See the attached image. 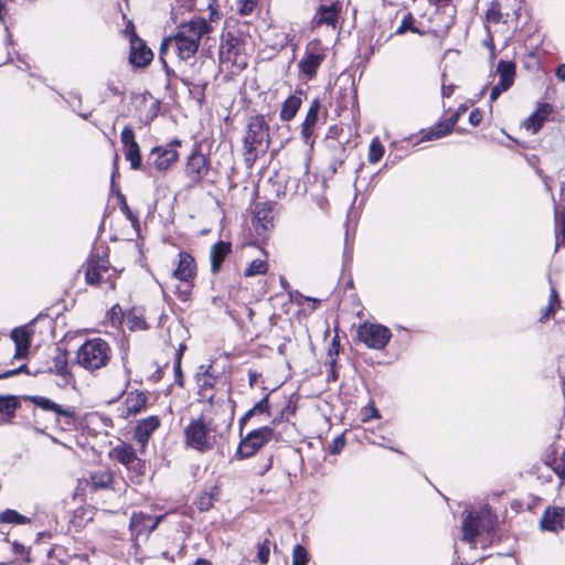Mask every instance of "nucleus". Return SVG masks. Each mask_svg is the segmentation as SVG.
<instances>
[{"mask_svg": "<svg viewBox=\"0 0 565 565\" xmlns=\"http://www.w3.org/2000/svg\"><path fill=\"white\" fill-rule=\"evenodd\" d=\"M212 32V26L205 19H192L189 22L181 23L173 36L167 38L162 41L160 46V58L169 47L177 51L180 60H188L198 52L200 41L204 35Z\"/></svg>", "mask_w": 565, "mask_h": 565, "instance_id": "f257e3e1", "label": "nucleus"}, {"mask_svg": "<svg viewBox=\"0 0 565 565\" xmlns=\"http://www.w3.org/2000/svg\"><path fill=\"white\" fill-rule=\"evenodd\" d=\"M269 134L268 125L263 115H256L249 118L247 131L244 138L245 162L250 167L256 161L259 153H264L268 148Z\"/></svg>", "mask_w": 565, "mask_h": 565, "instance_id": "f03ea898", "label": "nucleus"}, {"mask_svg": "<svg viewBox=\"0 0 565 565\" xmlns=\"http://www.w3.org/2000/svg\"><path fill=\"white\" fill-rule=\"evenodd\" d=\"M110 359V345L102 338L86 340L76 352L78 365L89 372L105 367Z\"/></svg>", "mask_w": 565, "mask_h": 565, "instance_id": "7ed1b4c3", "label": "nucleus"}, {"mask_svg": "<svg viewBox=\"0 0 565 565\" xmlns=\"http://www.w3.org/2000/svg\"><path fill=\"white\" fill-rule=\"evenodd\" d=\"M211 433L210 424L205 422L203 416L192 419L184 428L185 444L199 451L211 449L214 443V437Z\"/></svg>", "mask_w": 565, "mask_h": 565, "instance_id": "20e7f679", "label": "nucleus"}, {"mask_svg": "<svg viewBox=\"0 0 565 565\" xmlns=\"http://www.w3.org/2000/svg\"><path fill=\"white\" fill-rule=\"evenodd\" d=\"M116 270L109 267L107 259L92 255L86 264L85 280L90 286L107 282L109 289H115Z\"/></svg>", "mask_w": 565, "mask_h": 565, "instance_id": "39448f33", "label": "nucleus"}, {"mask_svg": "<svg viewBox=\"0 0 565 565\" xmlns=\"http://www.w3.org/2000/svg\"><path fill=\"white\" fill-rule=\"evenodd\" d=\"M492 526V514L488 505L479 511H468L462 521L463 540L475 543L480 529L489 531Z\"/></svg>", "mask_w": 565, "mask_h": 565, "instance_id": "423d86ee", "label": "nucleus"}, {"mask_svg": "<svg viewBox=\"0 0 565 565\" xmlns=\"http://www.w3.org/2000/svg\"><path fill=\"white\" fill-rule=\"evenodd\" d=\"M195 260L194 258L186 252L179 253V263L177 268L173 270L172 275L175 279L180 280L184 288H177V292L179 298L183 301L188 300L191 295L192 281L195 277Z\"/></svg>", "mask_w": 565, "mask_h": 565, "instance_id": "0eeeda50", "label": "nucleus"}, {"mask_svg": "<svg viewBox=\"0 0 565 565\" xmlns=\"http://www.w3.org/2000/svg\"><path fill=\"white\" fill-rule=\"evenodd\" d=\"M359 339L370 349L383 350L392 338V332L383 324L364 322L358 329Z\"/></svg>", "mask_w": 565, "mask_h": 565, "instance_id": "6e6552de", "label": "nucleus"}, {"mask_svg": "<svg viewBox=\"0 0 565 565\" xmlns=\"http://www.w3.org/2000/svg\"><path fill=\"white\" fill-rule=\"evenodd\" d=\"M274 435L273 428L264 426L258 429L252 430L239 444L237 454L242 458H248L253 456L258 449H260L266 443H268Z\"/></svg>", "mask_w": 565, "mask_h": 565, "instance_id": "1a4fd4ad", "label": "nucleus"}, {"mask_svg": "<svg viewBox=\"0 0 565 565\" xmlns=\"http://www.w3.org/2000/svg\"><path fill=\"white\" fill-rule=\"evenodd\" d=\"M126 30L130 32V63L137 67L147 66L153 57L151 50L136 34L134 25H128Z\"/></svg>", "mask_w": 565, "mask_h": 565, "instance_id": "9d476101", "label": "nucleus"}, {"mask_svg": "<svg viewBox=\"0 0 565 565\" xmlns=\"http://www.w3.org/2000/svg\"><path fill=\"white\" fill-rule=\"evenodd\" d=\"M120 141L125 149V158L132 170L141 169L140 147L136 141V135L130 126H126L120 134Z\"/></svg>", "mask_w": 565, "mask_h": 565, "instance_id": "9b49d317", "label": "nucleus"}, {"mask_svg": "<svg viewBox=\"0 0 565 565\" xmlns=\"http://www.w3.org/2000/svg\"><path fill=\"white\" fill-rule=\"evenodd\" d=\"M243 45L241 40L233 33H226L220 46V60L222 63H231L233 65L245 64L244 61H239Z\"/></svg>", "mask_w": 565, "mask_h": 565, "instance_id": "f8f14e48", "label": "nucleus"}, {"mask_svg": "<svg viewBox=\"0 0 565 565\" xmlns=\"http://www.w3.org/2000/svg\"><path fill=\"white\" fill-rule=\"evenodd\" d=\"M24 399L32 403L41 411L53 413L57 417H65L67 419L75 418L74 407H71V406L64 407L45 396L28 395L24 397Z\"/></svg>", "mask_w": 565, "mask_h": 565, "instance_id": "ddd939ff", "label": "nucleus"}, {"mask_svg": "<svg viewBox=\"0 0 565 565\" xmlns=\"http://www.w3.org/2000/svg\"><path fill=\"white\" fill-rule=\"evenodd\" d=\"M318 121V98H315L311 102V106L301 125V139L302 141L309 146V158L313 156L315 152V142H316V125Z\"/></svg>", "mask_w": 565, "mask_h": 565, "instance_id": "4468645a", "label": "nucleus"}, {"mask_svg": "<svg viewBox=\"0 0 565 565\" xmlns=\"http://www.w3.org/2000/svg\"><path fill=\"white\" fill-rule=\"evenodd\" d=\"M542 531L557 533L565 527V509L547 507L540 520Z\"/></svg>", "mask_w": 565, "mask_h": 565, "instance_id": "2eb2a0df", "label": "nucleus"}, {"mask_svg": "<svg viewBox=\"0 0 565 565\" xmlns=\"http://www.w3.org/2000/svg\"><path fill=\"white\" fill-rule=\"evenodd\" d=\"M113 457L128 469H134L140 475L142 473L145 463L137 458L136 451L131 445L121 444L116 446L113 449Z\"/></svg>", "mask_w": 565, "mask_h": 565, "instance_id": "dca6fc26", "label": "nucleus"}, {"mask_svg": "<svg viewBox=\"0 0 565 565\" xmlns=\"http://www.w3.org/2000/svg\"><path fill=\"white\" fill-rule=\"evenodd\" d=\"M148 403V396L145 392L132 391L129 392L124 401L122 407L120 411V416L122 418H128L130 416H136L146 409Z\"/></svg>", "mask_w": 565, "mask_h": 565, "instance_id": "f3484780", "label": "nucleus"}, {"mask_svg": "<svg viewBox=\"0 0 565 565\" xmlns=\"http://www.w3.org/2000/svg\"><path fill=\"white\" fill-rule=\"evenodd\" d=\"M160 418L158 416H149L138 423L135 429V439L143 451L148 445L151 435L160 427Z\"/></svg>", "mask_w": 565, "mask_h": 565, "instance_id": "a211bd4d", "label": "nucleus"}, {"mask_svg": "<svg viewBox=\"0 0 565 565\" xmlns=\"http://www.w3.org/2000/svg\"><path fill=\"white\" fill-rule=\"evenodd\" d=\"M185 172L193 182H200L209 172L207 158L194 151L188 159Z\"/></svg>", "mask_w": 565, "mask_h": 565, "instance_id": "6ab92c4d", "label": "nucleus"}, {"mask_svg": "<svg viewBox=\"0 0 565 565\" xmlns=\"http://www.w3.org/2000/svg\"><path fill=\"white\" fill-rule=\"evenodd\" d=\"M212 366L210 365L207 370L198 374V385H199V396L201 399L206 401L210 405H214L218 403V399L215 398V394L213 390L216 387L218 380L216 376L210 373Z\"/></svg>", "mask_w": 565, "mask_h": 565, "instance_id": "aec40b11", "label": "nucleus"}, {"mask_svg": "<svg viewBox=\"0 0 565 565\" xmlns=\"http://www.w3.org/2000/svg\"><path fill=\"white\" fill-rule=\"evenodd\" d=\"M162 519L163 516L161 515L153 519L142 512L134 513L129 526L137 535L149 534L157 529Z\"/></svg>", "mask_w": 565, "mask_h": 565, "instance_id": "412c9836", "label": "nucleus"}, {"mask_svg": "<svg viewBox=\"0 0 565 565\" xmlns=\"http://www.w3.org/2000/svg\"><path fill=\"white\" fill-rule=\"evenodd\" d=\"M553 113V106L548 103H540L534 113H532L524 121L523 126L532 134H536Z\"/></svg>", "mask_w": 565, "mask_h": 565, "instance_id": "4be33fe9", "label": "nucleus"}, {"mask_svg": "<svg viewBox=\"0 0 565 565\" xmlns=\"http://www.w3.org/2000/svg\"><path fill=\"white\" fill-rule=\"evenodd\" d=\"M150 154L156 156L153 164L158 171H167L179 159L174 148L154 147Z\"/></svg>", "mask_w": 565, "mask_h": 565, "instance_id": "5701e85b", "label": "nucleus"}, {"mask_svg": "<svg viewBox=\"0 0 565 565\" xmlns=\"http://www.w3.org/2000/svg\"><path fill=\"white\" fill-rule=\"evenodd\" d=\"M11 339L15 344V358H23L26 355L30 342H31V331L28 327H19L14 328L11 332Z\"/></svg>", "mask_w": 565, "mask_h": 565, "instance_id": "b1692460", "label": "nucleus"}, {"mask_svg": "<svg viewBox=\"0 0 565 565\" xmlns=\"http://www.w3.org/2000/svg\"><path fill=\"white\" fill-rule=\"evenodd\" d=\"M231 243L220 241L215 243L210 250L211 270L213 274L220 271L226 256L231 253Z\"/></svg>", "mask_w": 565, "mask_h": 565, "instance_id": "393cba45", "label": "nucleus"}, {"mask_svg": "<svg viewBox=\"0 0 565 565\" xmlns=\"http://www.w3.org/2000/svg\"><path fill=\"white\" fill-rule=\"evenodd\" d=\"M340 7L338 2L329 6L320 4V26L326 24L328 29L334 31L338 25Z\"/></svg>", "mask_w": 565, "mask_h": 565, "instance_id": "a878e982", "label": "nucleus"}, {"mask_svg": "<svg viewBox=\"0 0 565 565\" xmlns=\"http://www.w3.org/2000/svg\"><path fill=\"white\" fill-rule=\"evenodd\" d=\"M271 210L267 207L266 204H258L254 213L253 225L259 235L263 234V232L268 231V225L271 223Z\"/></svg>", "mask_w": 565, "mask_h": 565, "instance_id": "bb28decb", "label": "nucleus"}, {"mask_svg": "<svg viewBox=\"0 0 565 565\" xmlns=\"http://www.w3.org/2000/svg\"><path fill=\"white\" fill-rule=\"evenodd\" d=\"M454 120L455 119H447L445 121L437 122L423 135L420 141L437 140L449 135L454 130Z\"/></svg>", "mask_w": 565, "mask_h": 565, "instance_id": "cd10ccee", "label": "nucleus"}, {"mask_svg": "<svg viewBox=\"0 0 565 565\" xmlns=\"http://www.w3.org/2000/svg\"><path fill=\"white\" fill-rule=\"evenodd\" d=\"M218 495L220 487L217 484L211 486L201 492L195 504L200 511H209L213 507L214 501L218 499Z\"/></svg>", "mask_w": 565, "mask_h": 565, "instance_id": "c85d7f7f", "label": "nucleus"}, {"mask_svg": "<svg viewBox=\"0 0 565 565\" xmlns=\"http://www.w3.org/2000/svg\"><path fill=\"white\" fill-rule=\"evenodd\" d=\"M19 402L14 396H0V422L9 423L15 414Z\"/></svg>", "mask_w": 565, "mask_h": 565, "instance_id": "c756f323", "label": "nucleus"}, {"mask_svg": "<svg viewBox=\"0 0 565 565\" xmlns=\"http://www.w3.org/2000/svg\"><path fill=\"white\" fill-rule=\"evenodd\" d=\"M515 63L512 61L501 60L497 65V73L499 74V82L512 86L515 77Z\"/></svg>", "mask_w": 565, "mask_h": 565, "instance_id": "7c9ffc66", "label": "nucleus"}, {"mask_svg": "<svg viewBox=\"0 0 565 565\" xmlns=\"http://www.w3.org/2000/svg\"><path fill=\"white\" fill-rule=\"evenodd\" d=\"M301 106V98L297 95L289 96L282 104L280 110V119L282 121H290L295 118L298 109Z\"/></svg>", "mask_w": 565, "mask_h": 565, "instance_id": "2f4dec72", "label": "nucleus"}, {"mask_svg": "<svg viewBox=\"0 0 565 565\" xmlns=\"http://www.w3.org/2000/svg\"><path fill=\"white\" fill-rule=\"evenodd\" d=\"M89 480L94 490H102L110 488L114 478L110 471L102 470L93 472L89 477Z\"/></svg>", "mask_w": 565, "mask_h": 565, "instance_id": "473e14b6", "label": "nucleus"}, {"mask_svg": "<svg viewBox=\"0 0 565 565\" xmlns=\"http://www.w3.org/2000/svg\"><path fill=\"white\" fill-rule=\"evenodd\" d=\"M339 337L338 334H335L333 338H332V341H331V345L329 348V351H328V356H329V360L326 361V365L329 366V371H330V374L328 375V381H335L338 379V373L335 371V358L339 353Z\"/></svg>", "mask_w": 565, "mask_h": 565, "instance_id": "72a5a7b5", "label": "nucleus"}, {"mask_svg": "<svg viewBox=\"0 0 565 565\" xmlns=\"http://www.w3.org/2000/svg\"><path fill=\"white\" fill-rule=\"evenodd\" d=\"M308 191V183L306 180H300L295 177L288 178L285 184L284 195H302Z\"/></svg>", "mask_w": 565, "mask_h": 565, "instance_id": "f704fd0d", "label": "nucleus"}, {"mask_svg": "<svg viewBox=\"0 0 565 565\" xmlns=\"http://www.w3.org/2000/svg\"><path fill=\"white\" fill-rule=\"evenodd\" d=\"M301 72L312 77L318 67V54L310 52L299 63Z\"/></svg>", "mask_w": 565, "mask_h": 565, "instance_id": "c9c22d12", "label": "nucleus"}, {"mask_svg": "<svg viewBox=\"0 0 565 565\" xmlns=\"http://www.w3.org/2000/svg\"><path fill=\"white\" fill-rule=\"evenodd\" d=\"M268 270V263L265 259H254L248 267L245 269L244 275L246 277H254L258 275H265Z\"/></svg>", "mask_w": 565, "mask_h": 565, "instance_id": "e433bc0d", "label": "nucleus"}, {"mask_svg": "<svg viewBox=\"0 0 565 565\" xmlns=\"http://www.w3.org/2000/svg\"><path fill=\"white\" fill-rule=\"evenodd\" d=\"M0 522L10 524H24L29 522V519L15 510H6L0 514Z\"/></svg>", "mask_w": 565, "mask_h": 565, "instance_id": "4c0bfd02", "label": "nucleus"}, {"mask_svg": "<svg viewBox=\"0 0 565 565\" xmlns=\"http://www.w3.org/2000/svg\"><path fill=\"white\" fill-rule=\"evenodd\" d=\"M415 19L412 13H406L402 20L401 25L396 29L395 34L402 35L407 31L413 33H420V31L414 25Z\"/></svg>", "mask_w": 565, "mask_h": 565, "instance_id": "58836bf2", "label": "nucleus"}, {"mask_svg": "<svg viewBox=\"0 0 565 565\" xmlns=\"http://www.w3.org/2000/svg\"><path fill=\"white\" fill-rule=\"evenodd\" d=\"M384 154V147L377 138H374L369 147V161L376 163Z\"/></svg>", "mask_w": 565, "mask_h": 565, "instance_id": "ea45409f", "label": "nucleus"}, {"mask_svg": "<svg viewBox=\"0 0 565 565\" xmlns=\"http://www.w3.org/2000/svg\"><path fill=\"white\" fill-rule=\"evenodd\" d=\"M268 411V398L267 397H264L263 399H260L258 403H256L254 405L253 408H250L245 415L244 417L242 418V422H245L247 420L248 418H250L252 416L254 415H257V414H263L265 412Z\"/></svg>", "mask_w": 565, "mask_h": 565, "instance_id": "a19ab883", "label": "nucleus"}, {"mask_svg": "<svg viewBox=\"0 0 565 565\" xmlns=\"http://www.w3.org/2000/svg\"><path fill=\"white\" fill-rule=\"evenodd\" d=\"M486 19L491 23H500L502 21V13L499 3L492 2L486 12Z\"/></svg>", "mask_w": 565, "mask_h": 565, "instance_id": "79ce46f5", "label": "nucleus"}, {"mask_svg": "<svg viewBox=\"0 0 565 565\" xmlns=\"http://www.w3.org/2000/svg\"><path fill=\"white\" fill-rule=\"evenodd\" d=\"M308 553L301 545H296L292 552V565H307Z\"/></svg>", "mask_w": 565, "mask_h": 565, "instance_id": "37998d69", "label": "nucleus"}, {"mask_svg": "<svg viewBox=\"0 0 565 565\" xmlns=\"http://www.w3.org/2000/svg\"><path fill=\"white\" fill-rule=\"evenodd\" d=\"M184 349H185V345L181 344L175 354L174 373H175V381L179 386H183L182 373H181V359H182Z\"/></svg>", "mask_w": 565, "mask_h": 565, "instance_id": "c03bdc74", "label": "nucleus"}, {"mask_svg": "<svg viewBox=\"0 0 565 565\" xmlns=\"http://www.w3.org/2000/svg\"><path fill=\"white\" fill-rule=\"evenodd\" d=\"M555 473L561 480V483H565V451L562 452L558 459L555 460L554 467H553Z\"/></svg>", "mask_w": 565, "mask_h": 565, "instance_id": "a18cd8bd", "label": "nucleus"}, {"mask_svg": "<svg viewBox=\"0 0 565 565\" xmlns=\"http://www.w3.org/2000/svg\"><path fill=\"white\" fill-rule=\"evenodd\" d=\"M269 553H270L269 541L266 540L264 543L258 545V551H257V558L259 559V562L262 564L268 563Z\"/></svg>", "mask_w": 565, "mask_h": 565, "instance_id": "49530a36", "label": "nucleus"}, {"mask_svg": "<svg viewBox=\"0 0 565 565\" xmlns=\"http://www.w3.org/2000/svg\"><path fill=\"white\" fill-rule=\"evenodd\" d=\"M562 211H565V183L561 184L559 198L558 201L555 202V220H558V214Z\"/></svg>", "mask_w": 565, "mask_h": 565, "instance_id": "de8ad7c7", "label": "nucleus"}, {"mask_svg": "<svg viewBox=\"0 0 565 565\" xmlns=\"http://www.w3.org/2000/svg\"><path fill=\"white\" fill-rule=\"evenodd\" d=\"M344 445H345V439H344L343 435H339L338 437H335L333 439L332 444L329 447V451L332 455H337L341 451V449L344 447Z\"/></svg>", "mask_w": 565, "mask_h": 565, "instance_id": "09e8293b", "label": "nucleus"}, {"mask_svg": "<svg viewBox=\"0 0 565 565\" xmlns=\"http://www.w3.org/2000/svg\"><path fill=\"white\" fill-rule=\"evenodd\" d=\"M216 0H212L210 3H209V21L210 22H216L218 20H221V13L217 11L216 9Z\"/></svg>", "mask_w": 565, "mask_h": 565, "instance_id": "8fccbe9b", "label": "nucleus"}, {"mask_svg": "<svg viewBox=\"0 0 565 565\" xmlns=\"http://www.w3.org/2000/svg\"><path fill=\"white\" fill-rule=\"evenodd\" d=\"M379 417H380V413L373 403H371L370 406L366 407L363 412V422H366L371 418H379Z\"/></svg>", "mask_w": 565, "mask_h": 565, "instance_id": "3c124183", "label": "nucleus"}, {"mask_svg": "<svg viewBox=\"0 0 565 565\" xmlns=\"http://www.w3.org/2000/svg\"><path fill=\"white\" fill-rule=\"evenodd\" d=\"M335 150L340 153V157L337 161L332 162L330 166L331 172L334 173L337 171V167L340 166L343 161L344 147L341 143L335 145Z\"/></svg>", "mask_w": 565, "mask_h": 565, "instance_id": "603ef678", "label": "nucleus"}, {"mask_svg": "<svg viewBox=\"0 0 565 565\" xmlns=\"http://www.w3.org/2000/svg\"><path fill=\"white\" fill-rule=\"evenodd\" d=\"M243 1H244V3L241 7L239 12L244 15H247V14L252 13V11L254 10V8L257 3V0H243Z\"/></svg>", "mask_w": 565, "mask_h": 565, "instance_id": "864d4df0", "label": "nucleus"}, {"mask_svg": "<svg viewBox=\"0 0 565 565\" xmlns=\"http://www.w3.org/2000/svg\"><path fill=\"white\" fill-rule=\"evenodd\" d=\"M556 308V306L548 303L545 308H543L540 321L545 322L547 319H550L554 315Z\"/></svg>", "mask_w": 565, "mask_h": 565, "instance_id": "5fc2aeb1", "label": "nucleus"}, {"mask_svg": "<svg viewBox=\"0 0 565 565\" xmlns=\"http://www.w3.org/2000/svg\"><path fill=\"white\" fill-rule=\"evenodd\" d=\"M482 120V113L479 109H473L469 115V122L472 126H478Z\"/></svg>", "mask_w": 565, "mask_h": 565, "instance_id": "6e6d98bb", "label": "nucleus"}, {"mask_svg": "<svg viewBox=\"0 0 565 565\" xmlns=\"http://www.w3.org/2000/svg\"><path fill=\"white\" fill-rule=\"evenodd\" d=\"M454 90H455V85H452V84L447 85L445 83V81L443 82L441 95L444 98H449L452 95Z\"/></svg>", "mask_w": 565, "mask_h": 565, "instance_id": "4d7b16f0", "label": "nucleus"}, {"mask_svg": "<svg viewBox=\"0 0 565 565\" xmlns=\"http://www.w3.org/2000/svg\"><path fill=\"white\" fill-rule=\"evenodd\" d=\"M548 303L554 305L556 307L559 306V298H558V294H557V290H556L555 286H551V294H550V301H548Z\"/></svg>", "mask_w": 565, "mask_h": 565, "instance_id": "13d9d810", "label": "nucleus"}, {"mask_svg": "<svg viewBox=\"0 0 565 565\" xmlns=\"http://www.w3.org/2000/svg\"><path fill=\"white\" fill-rule=\"evenodd\" d=\"M26 370V366L25 365H22L20 366L19 369H14V370H10V371H7L6 373H3L2 375H0L1 379H8V377H11L15 374H19L20 372H24Z\"/></svg>", "mask_w": 565, "mask_h": 565, "instance_id": "bf43d9fd", "label": "nucleus"}, {"mask_svg": "<svg viewBox=\"0 0 565 565\" xmlns=\"http://www.w3.org/2000/svg\"><path fill=\"white\" fill-rule=\"evenodd\" d=\"M467 110V107L461 105L455 114H452L448 119H455L454 120V127L456 126V124L458 122L460 116Z\"/></svg>", "mask_w": 565, "mask_h": 565, "instance_id": "052dcab7", "label": "nucleus"}, {"mask_svg": "<svg viewBox=\"0 0 565 565\" xmlns=\"http://www.w3.org/2000/svg\"><path fill=\"white\" fill-rule=\"evenodd\" d=\"M57 373L62 376L67 375V363L65 360L61 361L60 363H56Z\"/></svg>", "mask_w": 565, "mask_h": 565, "instance_id": "680f3d73", "label": "nucleus"}, {"mask_svg": "<svg viewBox=\"0 0 565 565\" xmlns=\"http://www.w3.org/2000/svg\"><path fill=\"white\" fill-rule=\"evenodd\" d=\"M556 223L561 224L563 239L565 241V211H562L558 214V220H556Z\"/></svg>", "mask_w": 565, "mask_h": 565, "instance_id": "e2e57ef3", "label": "nucleus"}, {"mask_svg": "<svg viewBox=\"0 0 565 565\" xmlns=\"http://www.w3.org/2000/svg\"><path fill=\"white\" fill-rule=\"evenodd\" d=\"M502 94L501 89L494 85L490 92V100L494 102L499 98V96Z\"/></svg>", "mask_w": 565, "mask_h": 565, "instance_id": "0e129e2a", "label": "nucleus"}, {"mask_svg": "<svg viewBox=\"0 0 565 565\" xmlns=\"http://www.w3.org/2000/svg\"><path fill=\"white\" fill-rule=\"evenodd\" d=\"M121 211L126 214V216L132 221V222H137V217L134 216L132 212L129 210L128 205L126 203L122 204L121 206Z\"/></svg>", "mask_w": 565, "mask_h": 565, "instance_id": "69168bd1", "label": "nucleus"}, {"mask_svg": "<svg viewBox=\"0 0 565 565\" xmlns=\"http://www.w3.org/2000/svg\"><path fill=\"white\" fill-rule=\"evenodd\" d=\"M556 76L558 77V79L565 82V63L564 64H561L557 68H556Z\"/></svg>", "mask_w": 565, "mask_h": 565, "instance_id": "338daca9", "label": "nucleus"}, {"mask_svg": "<svg viewBox=\"0 0 565 565\" xmlns=\"http://www.w3.org/2000/svg\"><path fill=\"white\" fill-rule=\"evenodd\" d=\"M539 174L543 179V182H544L546 191L551 193L552 192V188H551V184H550V178L547 175H542L541 171H539Z\"/></svg>", "mask_w": 565, "mask_h": 565, "instance_id": "774afa93", "label": "nucleus"}]
</instances>
